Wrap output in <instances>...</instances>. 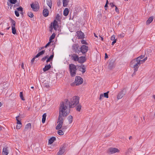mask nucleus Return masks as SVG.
I'll return each mask as SVG.
<instances>
[{
	"label": "nucleus",
	"mask_w": 155,
	"mask_h": 155,
	"mask_svg": "<svg viewBox=\"0 0 155 155\" xmlns=\"http://www.w3.org/2000/svg\"><path fill=\"white\" fill-rule=\"evenodd\" d=\"M31 8L34 11L36 12L38 11L39 9L38 5L37 4L32 3L31 5Z\"/></svg>",
	"instance_id": "1a4fd4ad"
},
{
	"label": "nucleus",
	"mask_w": 155,
	"mask_h": 155,
	"mask_svg": "<svg viewBox=\"0 0 155 155\" xmlns=\"http://www.w3.org/2000/svg\"><path fill=\"white\" fill-rule=\"evenodd\" d=\"M83 79L80 76H77L75 78L74 82L72 83L71 85L72 86H74V85H79L83 83Z\"/></svg>",
	"instance_id": "20e7f679"
},
{
	"label": "nucleus",
	"mask_w": 155,
	"mask_h": 155,
	"mask_svg": "<svg viewBox=\"0 0 155 155\" xmlns=\"http://www.w3.org/2000/svg\"><path fill=\"white\" fill-rule=\"evenodd\" d=\"M79 70L81 71L82 73L85 72L86 71V68L84 65H83L79 67Z\"/></svg>",
	"instance_id": "dca6fc26"
},
{
	"label": "nucleus",
	"mask_w": 155,
	"mask_h": 155,
	"mask_svg": "<svg viewBox=\"0 0 155 155\" xmlns=\"http://www.w3.org/2000/svg\"><path fill=\"white\" fill-rule=\"evenodd\" d=\"M137 61V59L136 58L135 59L132 60L130 62V65L133 67L134 65H135V64L136 63Z\"/></svg>",
	"instance_id": "cd10ccee"
},
{
	"label": "nucleus",
	"mask_w": 155,
	"mask_h": 155,
	"mask_svg": "<svg viewBox=\"0 0 155 155\" xmlns=\"http://www.w3.org/2000/svg\"><path fill=\"white\" fill-rule=\"evenodd\" d=\"M69 2V0H63V7H67Z\"/></svg>",
	"instance_id": "393cba45"
},
{
	"label": "nucleus",
	"mask_w": 155,
	"mask_h": 155,
	"mask_svg": "<svg viewBox=\"0 0 155 155\" xmlns=\"http://www.w3.org/2000/svg\"><path fill=\"white\" fill-rule=\"evenodd\" d=\"M35 57H34L33 58H32V59L31 60V64H33V63H34V62L35 60Z\"/></svg>",
	"instance_id": "8fccbe9b"
},
{
	"label": "nucleus",
	"mask_w": 155,
	"mask_h": 155,
	"mask_svg": "<svg viewBox=\"0 0 155 155\" xmlns=\"http://www.w3.org/2000/svg\"><path fill=\"white\" fill-rule=\"evenodd\" d=\"M55 19L58 21H59L60 20V18L59 14H57L56 17Z\"/></svg>",
	"instance_id": "a18cd8bd"
},
{
	"label": "nucleus",
	"mask_w": 155,
	"mask_h": 155,
	"mask_svg": "<svg viewBox=\"0 0 155 155\" xmlns=\"http://www.w3.org/2000/svg\"><path fill=\"white\" fill-rule=\"evenodd\" d=\"M31 124L30 123H28L25 126L24 130L25 131H27L28 129L31 128Z\"/></svg>",
	"instance_id": "aec40b11"
},
{
	"label": "nucleus",
	"mask_w": 155,
	"mask_h": 155,
	"mask_svg": "<svg viewBox=\"0 0 155 155\" xmlns=\"http://www.w3.org/2000/svg\"><path fill=\"white\" fill-rule=\"evenodd\" d=\"M21 126V124H17L16 128L17 129H19Z\"/></svg>",
	"instance_id": "3c124183"
},
{
	"label": "nucleus",
	"mask_w": 155,
	"mask_h": 155,
	"mask_svg": "<svg viewBox=\"0 0 155 155\" xmlns=\"http://www.w3.org/2000/svg\"><path fill=\"white\" fill-rule=\"evenodd\" d=\"M21 68H22V69H24V64H23V63H22V64Z\"/></svg>",
	"instance_id": "0e129e2a"
},
{
	"label": "nucleus",
	"mask_w": 155,
	"mask_h": 155,
	"mask_svg": "<svg viewBox=\"0 0 155 155\" xmlns=\"http://www.w3.org/2000/svg\"><path fill=\"white\" fill-rule=\"evenodd\" d=\"M28 15L30 18H32L34 16V15L32 12H29L28 13Z\"/></svg>",
	"instance_id": "72a5a7b5"
},
{
	"label": "nucleus",
	"mask_w": 155,
	"mask_h": 155,
	"mask_svg": "<svg viewBox=\"0 0 155 155\" xmlns=\"http://www.w3.org/2000/svg\"><path fill=\"white\" fill-rule=\"evenodd\" d=\"M153 16L150 17L146 21V24L149 25L153 21Z\"/></svg>",
	"instance_id": "5701e85b"
},
{
	"label": "nucleus",
	"mask_w": 155,
	"mask_h": 155,
	"mask_svg": "<svg viewBox=\"0 0 155 155\" xmlns=\"http://www.w3.org/2000/svg\"><path fill=\"white\" fill-rule=\"evenodd\" d=\"M17 124H21V121L19 120L17 121Z\"/></svg>",
	"instance_id": "4d7b16f0"
},
{
	"label": "nucleus",
	"mask_w": 155,
	"mask_h": 155,
	"mask_svg": "<svg viewBox=\"0 0 155 155\" xmlns=\"http://www.w3.org/2000/svg\"><path fill=\"white\" fill-rule=\"evenodd\" d=\"M138 61H140L139 63L140 64H143L145 62V61L143 59V60L141 59L140 60H138Z\"/></svg>",
	"instance_id": "603ef678"
},
{
	"label": "nucleus",
	"mask_w": 155,
	"mask_h": 155,
	"mask_svg": "<svg viewBox=\"0 0 155 155\" xmlns=\"http://www.w3.org/2000/svg\"><path fill=\"white\" fill-rule=\"evenodd\" d=\"M119 152V150L117 148L110 147L108 149V152L110 154H113Z\"/></svg>",
	"instance_id": "6e6552de"
},
{
	"label": "nucleus",
	"mask_w": 155,
	"mask_h": 155,
	"mask_svg": "<svg viewBox=\"0 0 155 155\" xmlns=\"http://www.w3.org/2000/svg\"><path fill=\"white\" fill-rule=\"evenodd\" d=\"M103 97H104L103 94H101L100 96L99 100H101Z\"/></svg>",
	"instance_id": "864d4df0"
},
{
	"label": "nucleus",
	"mask_w": 155,
	"mask_h": 155,
	"mask_svg": "<svg viewBox=\"0 0 155 155\" xmlns=\"http://www.w3.org/2000/svg\"><path fill=\"white\" fill-rule=\"evenodd\" d=\"M65 151V147L64 146L61 147L59 151L58 152L56 155H62Z\"/></svg>",
	"instance_id": "9d476101"
},
{
	"label": "nucleus",
	"mask_w": 155,
	"mask_h": 155,
	"mask_svg": "<svg viewBox=\"0 0 155 155\" xmlns=\"http://www.w3.org/2000/svg\"><path fill=\"white\" fill-rule=\"evenodd\" d=\"M15 15L17 17H18L19 16V12H18L17 11L15 10Z\"/></svg>",
	"instance_id": "49530a36"
},
{
	"label": "nucleus",
	"mask_w": 155,
	"mask_h": 155,
	"mask_svg": "<svg viewBox=\"0 0 155 155\" xmlns=\"http://www.w3.org/2000/svg\"><path fill=\"white\" fill-rule=\"evenodd\" d=\"M147 59V57H146L145 58H144V59H144V60L145 61Z\"/></svg>",
	"instance_id": "774afa93"
},
{
	"label": "nucleus",
	"mask_w": 155,
	"mask_h": 155,
	"mask_svg": "<svg viewBox=\"0 0 155 155\" xmlns=\"http://www.w3.org/2000/svg\"><path fill=\"white\" fill-rule=\"evenodd\" d=\"M81 43L82 44L88 45V44L86 41L83 39L81 41Z\"/></svg>",
	"instance_id": "79ce46f5"
},
{
	"label": "nucleus",
	"mask_w": 155,
	"mask_h": 155,
	"mask_svg": "<svg viewBox=\"0 0 155 155\" xmlns=\"http://www.w3.org/2000/svg\"><path fill=\"white\" fill-rule=\"evenodd\" d=\"M46 3L47 5L50 8H51L52 6V1L51 0H47Z\"/></svg>",
	"instance_id": "a878e982"
},
{
	"label": "nucleus",
	"mask_w": 155,
	"mask_h": 155,
	"mask_svg": "<svg viewBox=\"0 0 155 155\" xmlns=\"http://www.w3.org/2000/svg\"><path fill=\"white\" fill-rule=\"evenodd\" d=\"M72 119L73 117L72 116L70 115L68 117V119L69 124H71L72 122Z\"/></svg>",
	"instance_id": "2f4dec72"
},
{
	"label": "nucleus",
	"mask_w": 155,
	"mask_h": 155,
	"mask_svg": "<svg viewBox=\"0 0 155 155\" xmlns=\"http://www.w3.org/2000/svg\"><path fill=\"white\" fill-rule=\"evenodd\" d=\"M108 56L106 53L105 54V58H108Z\"/></svg>",
	"instance_id": "680f3d73"
},
{
	"label": "nucleus",
	"mask_w": 155,
	"mask_h": 155,
	"mask_svg": "<svg viewBox=\"0 0 155 155\" xmlns=\"http://www.w3.org/2000/svg\"><path fill=\"white\" fill-rule=\"evenodd\" d=\"M46 116L47 115L46 113H44L42 115V122L43 124L45 123V122Z\"/></svg>",
	"instance_id": "c85d7f7f"
},
{
	"label": "nucleus",
	"mask_w": 155,
	"mask_h": 155,
	"mask_svg": "<svg viewBox=\"0 0 155 155\" xmlns=\"http://www.w3.org/2000/svg\"><path fill=\"white\" fill-rule=\"evenodd\" d=\"M124 95L125 93H124L123 91H122L118 94L117 98L118 99H121Z\"/></svg>",
	"instance_id": "ddd939ff"
},
{
	"label": "nucleus",
	"mask_w": 155,
	"mask_h": 155,
	"mask_svg": "<svg viewBox=\"0 0 155 155\" xmlns=\"http://www.w3.org/2000/svg\"><path fill=\"white\" fill-rule=\"evenodd\" d=\"M61 4V2L59 1L58 2H57V4L58 6H59L60 4Z\"/></svg>",
	"instance_id": "052dcab7"
},
{
	"label": "nucleus",
	"mask_w": 155,
	"mask_h": 155,
	"mask_svg": "<svg viewBox=\"0 0 155 155\" xmlns=\"http://www.w3.org/2000/svg\"><path fill=\"white\" fill-rule=\"evenodd\" d=\"M116 42V40H114L113 41L112 43V45H113Z\"/></svg>",
	"instance_id": "bf43d9fd"
},
{
	"label": "nucleus",
	"mask_w": 155,
	"mask_h": 155,
	"mask_svg": "<svg viewBox=\"0 0 155 155\" xmlns=\"http://www.w3.org/2000/svg\"><path fill=\"white\" fill-rule=\"evenodd\" d=\"M54 56V53L53 52L52 54L51 55L50 57L47 59L46 60V62H48L49 61L51 60H52Z\"/></svg>",
	"instance_id": "7c9ffc66"
},
{
	"label": "nucleus",
	"mask_w": 155,
	"mask_h": 155,
	"mask_svg": "<svg viewBox=\"0 0 155 155\" xmlns=\"http://www.w3.org/2000/svg\"><path fill=\"white\" fill-rule=\"evenodd\" d=\"M8 153V151L6 147H4L3 149L2 153L3 155H7Z\"/></svg>",
	"instance_id": "412c9836"
},
{
	"label": "nucleus",
	"mask_w": 155,
	"mask_h": 155,
	"mask_svg": "<svg viewBox=\"0 0 155 155\" xmlns=\"http://www.w3.org/2000/svg\"><path fill=\"white\" fill-rule=\"evenodd\" d=\"M70 107H71L68 104V100L67 99H65L64 102L60 103L59 115L57 121L58 124L56 127V130L61 128L63 125L64 117L67 116L70 113Z\"/></svg>",
	"instance_id": "f257e3e1"
},
{
	"label": "nucleus",
	"mask_w": 155,
	"mask_h": 155,
	"mask_svg": "<svg viewBox=\"0 0 155 155\" xmlns=\"http://www.w3.org/2000/svg\"><path fill=\"white\" fill-rule=\"evenodd\" d=\"M53 27L54 30H56L58 27V22L55 20H54L53 23Z\"/></svg>",
	"instance_id": "a211bd4d"
},
{
	"label": "nucleus",
	"mask_w": 155,
	"mask_h": 155,
	"mask_svg": "<svg viewBox=\"0 0 155 155\" xmlns=\"http://www.w3.org/2000/svg\"><path fill=\"white\" fill-rule=\"evenodd\" d=\"M49 14V12L48 9L47 8H45L43 11V14L44 17H47Z\"/></svg>",
	"instance_id": "f3484780"
},
{
	"label": "nucleus",
	"mask_w": 155,
	"mask_h": 155,
	"mask_svg": "<svg viewBox=\"0 0 155 155\" xmlns=\"http://www.w3.org/2000/svg\"><path fill=\"white\" fill-rule=\"evenodd\" d=\"M81 105H79L77 106L76 107V110L78 111H80L81 109Z\"/></svg>",
	"instance_id": "f704fd0d"
},
{
	"label": "nucleus",
	"mask_w": 155,
	"mask_h": 155,
	"mask_svg": "<svg viewBox=\"0 0 155 155\" xmlns=\"http://www.w3.org/2000/svg\"><path fill=\"white\" fill-rule=\"evenodd\" d=\"M55 34L54 33L50 37L49 41H51V40L54 39L55 36Z\"/></svg>",
	"instance_id": "c9c22d12"
},
{
	"label": "nucleus",
	"mask_w": 155,
	"mask_h": 155,
	"mask_svg": "<svg viewBox=\"0 0 155 155\" xmlns=\"http://www.w3.org/2000/svg\"><path fill=\"white\" fill-rule=\"evenodd\" d=\"M115 7H116V8H115V11L117 13H119V10L118 8H117L116 6Z\"/></svg>",
	"instance_id": "5fc2aeb1"
},
{
	"label": "nucleus",
	"mask_w": 155,
	"mask_h": 155,
	"mask_svg": "<svg viewBox=\"0 0 155 155\" xmlns=\"http://www.w3.org/2000/svg\"><path fill=\"white\" fill-rule=\"evenodd\" d=\"M69 10L67 8H66L64 11V15L65 16H67L68 14Z\"/></svg>",
	"instance_id": "c756f323"
},
{
	"label": "nucleus",
	"mask_w": 155,
	"mask_h": 155,
	"mask_svg": "<svg viewBox=\"0 0 155 155\" xmlns=\"http://www.w3.org/2000/svg\"><path fill=\"white\" fill-rule=\"evenodd\" d=\"M110 5H111V7H113L114 6H115V7L116 6L114 4H113V3H110Z\"/></svg>",
	"instance_id": "13d9d810"
},
{
	"label": "nucleus",
	"mask_w": 155,
	"mask_h": 155,
	"mask_svg": "<svg viewBox=\"0 0 155 155\" xmlns=\"http://www.w3.org/2000/svg\"><path fill=\"white\" fill-rule=\"evenodd\" d=\"M43 86L44 87H46L47 88H48L49 87V85L47 83H44Z\"/></svg>",
	"instance_id": "c03bdc74"
},
{
	"label": "nucleus",
	"mask_w": 155,
	"mask_h": 155,
	"mask_svg": "<svg viewBox=\"0 0 155 155\" xmlns=\"http://www.w3.org/2000/svg\"><path fill=\"white\" fill-rule=\"evenodd\" d=\"M69 68L71 75V77L75 76L76 73V67L74 64H70L69 65Z\"/></svg>",
	"instance_id": "7ed1b4c3"
},
{
	"label": "nucleus",
	"mask_w": 155,
	"mask_h": 155,
	"mask_svg": "<svg viewBox=\"0 0 155 155\" xmlns=\"http://www.w3.org/2000/svg\"><path fill=\"white\" fill-rule=\"evenodd\" d=\"M144 57V55H141L137 58H136L137 60H140L143 58Z\"/></svg>",
	"instance_id": "4c0bfd02"
},
{
	"label": "nucleus",
	"mask_w": 155,
	"mask_h": 155,
	"mask_svg": "<svg viewBox=\"0 0 155 155\" xmlns=\"http://www.w3.org/2000/svg\"><path fill=\"white\" fill-rule=\"evenodd\" d=\"M86 61V58L85 57L81 56L78 57V61L79 63H82Z\"/></svg>",
	"instance_id": "4468645a"
},
{
	"label": "nucleus",
	"mask_w": 155,
	"mask_h": 155,
	"mask_svg": "<svg viewBox=\"0 0 155 155\" xmlns=\"http://www.w3.org/2000/svg\"><path fill=\"white\" fill-rule=\"evenodd\" d=\"M62 126V125L61 128H62V130H63V131H64L67 128V126Z\"/></svg>",
	"instance_id": "58836bf2"
},
{
	"label": "nucleus",
	"mask_w": 155,
	"mask_h": 155,
	"mask_svg": "<svg viewBox=\"0 0 155 155\" xmlns=\"http://www.w3.org/2000/svg\"><path fill=\"white\" fill-rule=\"evenodd\" d=\"M51 68V66L49 64L48 65H46L45 66L44 68L43 69V70L44 71H46L49 70Z\"/></svg>",
	"instance_id": "4be33fe9"
},
{
	"label": "nucleus",
	"mask_w": 155,
	"mask_h": 155,
	"mask_svg": "<svg viewBox=\"0 0 155 155\" xmlns=\"http://www.w3.org/2000/svg\"><path fill=\"white\" fill-rule=\"evenodd\" d=\"M51 42V41H50L49 42H48L46 45H47V46H48L50 44Z\"/></svg>",
	"instance_id": "e2e57ef3"
},
{
	"label": "nucleus",
	"mask_w": 155,
	"mask_h": 155,
	"mask_svg": "<svg viewBox=\"0 0 155 155\" xmlns=\"http://www.w3.org/2000/svg\"><path fill=\"white\" fill-rule=\"evenodd\" d=\"M12 4H11L10 3H8L7 4L8 6L10 7V8H11V7L12 6Z\"/></svg>",
	"instance_id": "6e6d98bb"
},
{
	"label": "nucleus",
	"mask_w": 155,
	"mask_h": 155,
	"mask_svg": "<svg viewBox=\"0 0 155 155\" xmlns=\"http://www.w3.org/2000/svg\"><path fill=\"white\" fill-rule=\"evenodd\" d=\"M55 140L56 138L55 137H52L49 139L48 143L50 144H52Z\"/></svg>",
	"instance_id": "b1692460"
},
{
	"label": "nucleus",
	"mask_w": 155,
	"mask_h": 155,
	"mask_svg": "<svg viewBox=\"0 0 155 155\" xmlns=\"http://www.w3.org/2000/svg\"><path fill=\"white\" fill-rule=\"evenodd\" d=\"M58 129L59 130L58 131V134L60 135H64L63 131L62 130Z\"/></svg>",
	"instance_id": "473e14b6"
},
{
	"label": "nucleus",
	"mask_w": 155,
	"mask_h": 155,
	"mask_svg": "<svg viewBox=\"0 0 155 155\" xmlns=\"http://www.w3.org/2000/svg\"><path fill=\"white\" fill-rule=\"evenodd\" d=\"M72 48L74 52L76 53L79 54L80 52V48L78 44H74L72 46Z\"/></svg>",
	"instance_id": "39448f33"
},
{
	"label": "nucleus",
	"mask_w": 155,
	"mask_h": 155,
	"mask_svg": "<svg viewBox=\"0 0 155 155\" xmlns=\"http://www.w3.org/2000/svg\"><path fill=\"white\" fill-rule=\"evenodd\" d=\"M76 33L77 37L79 38H84V33L81 31H78Z\"/></svg>",
	"instance_id": "f8f14e48"
},
{
	"label": "nucleus",
	"mask_w": 155,
	"mask_h": 155,
	"mask_svg": "<svg viewBox=\"0 0 155 155\" xmlns=\"http://www.w3.org/2000/svg\"><path fill=\"white\" fill-rule=\"evenodd\" d=\"M16 120H17V121H18V116L16 117Z\"/></svg>",
	"instance_id": "338daca9"
},
{
	"label": "nucleus",
	"mask_w": 155,
	"mask_h": 155,
	"mask_svg": "<svg viewBox=\"0 0 155 155\" xmlns=\"http://www.w3.org/2000/svg\"><path fill=\"white\" fill-rule=\"evenodd\" d=\"M9 2L11 4H15L17 2V0H10Z\"/></svg>",
	"instance_id": "ea45409f"
},
{
	"label": "nucleus",
	"mask_w": 155,
	"mask_h": 155,
	"mask_svg": "<svg viewBox=\"0 0 155 155\" xmlns=\"http://www.w3.org/2000/svg\"><path fill=\"white\" fill-rule=\"evenodd\" d=\"M48 56H45L43 57V58H42L41 59V61H45V60L47 59V58H48Z\"/></svg>",
	"instance_id": "de8ad7c7"
},
{
	"label": "nucleus",
	"mask_w": 155,
	"mask_h": 155,
	"mask_svg": "<svg viewBox=\"0 0 155 155\" xmlns=\"http://www.w3.org/2000/svg\"><path fill=\"white\" fill-rule=\"evenodd\" d=\"M11 27L12 28V33L15 35L16 33V30L15 29L16 23L15 21L12 19H11Z\"/></svg>",
	"instance_id": "423d86ee"
},
{
	"label": "nucleus",
	"mask_w": 155,
	"mask_h": 155,
	"mask_svg": "<svg viewBox=\"0 0 155 155\" xmlns=\"http://www.w3.org/2000/svg\"><path fill=\"white\" fill-rule=\"evenodd\" d=\"M104 7L105 8V9L106 10L107 8H106L107 7V4H105V5Z\"/></svg>",
	"instance_id": "69168bd1"
},
{
	"label": "nucleus",
	"mask_w": 155,
	"mask_h": 155,
	"mask_svg": "<svg viewBox=\"0 0 155 155\" xmlns=\"http://www.w3.org/2000/svg\"><path fill=\"white\" fill-rule=\"evenodd\" d=\"M115 36L114 35H112L111 37V38H110V40H111V41H114V40H116V39H115Z\"/></svg>",
	"instance_id": "09e8293b"
},
{
	"label": "nucleus",
	"mask_w": 155,
	"mask_h": 155,
	"mask_svg": "<svg viewBox=\"0 0 155 155\" xmlns=\"http://www.w3.org/2000/svg\"><path fill=\"white\" fill-rule=\"evenodd\" d=\"M80 49V52L84 55L87 51L88 48V46L84 45L81 47Z\"/></svg>",
	"instance_id": "0eeeda50"
},
{
	"label": "nucleus",
	"mask_w": 155,
	"mask_h": 155,
	"mask_svg": "<svg viewBox=\"0 0 155 155\" xmlns=\"http://www.w3.org/2000/svg\"><path fill=\"white\" fill-rule=\"evenodd\" d=\"M78 55L73 54L71 55V58L74 61H77L78 59Z\"/></svg>",
	"instance_id": "2eb2a0df"
},
{
	"label": "nucleus",
	"mask_w": 155,
	"mask_h": 155,
	"mask_svg": "<svg viewBox=\"0 0 155 155\" xmlns=\"http://www.w3.org/2000/svg\"><path fill=\"white\" fill-rule=\"evenodd\" d=\"M114 66V61L113 60H111L110 61L109 65V68L112 69Z\"/></svg>",
	"instance_id": "6ab92c4d"
},
{
	"label": "nucleus",
	"mask_w": 155,
	"mask_h": 155,
	"mask_svg": "<svg viewBox=\"0 0 155 155\" xmlns=\"http://www.w3.org/2000/svg\"><path fill=\"white\" fill-rule=\"evenodd\" d=\"M79 97L78 96H75L71 99L70 102L68 101V104L71 107L76 106L79 102Z\"/></svg>",
	"instance_id": "f03ea898"
},
{
	"label": "nucleus",
	"mask_w": 155,
	"mask_h": 155,
	"mask_svg": "<svg viewBox=\"0 0 155 155\" xmlns=\"http://www.w3.org/2000/svg\"><path fill=\"white\" fill-rule=\"evenodd\" d=\"M45 52V50H42L41 51L38 53L36 55V58H38L39 56L42 55L43 54H44Z\"/></svg>",
	"instance_id": "bb28decb"
},
{
	"label": "nucleus",
	"mask_w": 155,
	"mask_h": 155,
	"mask_svg": "<svg viewBox=\"0 0 155 155\" xmlns=\"http://www.w3.org/2000/svg\"><path fill=\"white\" fill-rule=\"evenodd\" d=\"M140 61H138V60L136 62V63L135 64V65H134V66L133 67L134 68V72L137 71L139 67V66L140 65V64L139 63Z\"/></svg>",
	"instance_id": "9b49d317"
},
{
	"label": "nucleus",
	"mask_w": 155,
	"mask_h": 155,
	"mask_svg": "<svg viewBox=\"0 0 155 155\" xmlns=\"http://www.w3.org/2000/svg\"><path fill=\"white\" fill-rule=\"evenodd\" d=\"M109 91H108L107 92L104 93V97L107 98H108V93H109Z\"/></svg>",
	"instance_id": "e433bc0d"
},
{
	"label": "nucleus",
	"mask_w": 155,
	"mask_h": 155,
	"mask_svg": "<svg viewBox=\"0 0 155 155\" xmlns=\"http://www.w3.org/2000/svg\"><path fill=\"white\" fill-rule=\"evenodd\" d=\"M20 97L21 99L23 101H24L25 100V99H24L23 97V93H22V92H20Z\"/></svg>",
	"instance_id": "a19ab883"
},
{
	"label": "nucleus",
	"mask_w": 155,
	"mask_h": 155,
	"mask_svg": "<svg viewBox=\"0 0 155 155\" xmlns=\"http://www.w3.org/2000/svg\"><path fill=\"white\" fill-rule=\"evenodd\" d=\"M18 10V11L19 12H22V13L23 11V8L21 7H19V8H17Z\"/></svg>",
	"instance_id": "37998d69"
}]
</instances>
